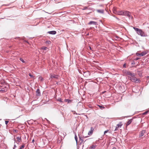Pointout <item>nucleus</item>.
I'll use <instances>...</instances> for the list:
<instances>
[{"mask_svg":"<svg viewBox=\"0 0 149 149\" xmlns=\"http://www.w3.org/2000/svg\"><path fill=\"white\" fill-rule=\"evenodd\" d=\"M88 9V7L86 6L84 7L82 9L83 10H85Z\"/></svg>","mask_w":149,"mask_h":149,"instance_id":"obj_29","label":"nucleus"},{"mask_svg":"<svg viewBox=\"0 0 149 149\" xmlns=\"http://www.w3.org/2000/svg\"><path fill=\"white\" fill-rule=\"evenodd\" d=\"M133 29L139 35L142 37H146L147 36V34L145 33L141 29L133 27Z\"/></svg>","mask_w":149,"mask_h":149,"instance_id":"obj_1","label":"nucleus"},{"mask_svg":"<svg viewBox=\"0 0 149 149\" xmlns=\"http://www.w3.org/2000/svg\"><path fill=\"white\" fill-rule=\"evenodd\" d=\"M29 75L32 78H33L34 77L30 73L29 74Z\"/></svg>","mask_w":149,"mask_h":149,"instance_id":"obj_28","label":"nucleus"},{"mask_svg":"<svg viewBox=\"0 0 149 149\" xmlns=\"http://www.w3.org/2000/svg\"><path fill=\"white\" fill-rule=\"evenodd\" d=\"M148 113V111H145V112H144L143 113V114H146L147 113Z\"/></svg>","mask_w":149,"mask_h":149,"instance_id":"obj_34","label":"nucleus"},{"mask_svg":"<svg viewBox=\"0 0 149 149\" xmlns=\"http://www.w3.org/2000/svg\"><path fill=\"white\" fill-rule=\"evenodd\" d=\"M9 121H7V120H6V121H5V124L6 125H7Z\"/></svg>","mask_w":149,"mask_h":149,"instance_id":"obj_32","label":"nucleus"},{"mask_svg":"<svg viewBox=\"0 0 149 149\" xmlns=\"http://www.w3.org/2000/svg\"><path fill=\"white\" fill-rule=\"evenodd\" d=\"M39 79L40 80V81H42L43 80V78L42 77H39Z\"/></svg>","mask_w":149,"mask_h":149,"instance_id":"obj_30","label":"nucleus"},{"mask_svg":"<svg viewBox=\"0 0 149 149\" xmlns=\"http://www.w3.org/2000/svg\"><path fill=\"white\" fill-rule=\"evenodd\" d=\"M127 16L130 19H132V17L131 15H130V13L127 15Z\"/></svg>","mask_w":149,"mask_h":149,"instance_id":"obj_20","label":"nucleus"},{"mask_svg":"<svg viewBox=\"0 0 149 149\" xmlns=\"http://www.w3.org/2000/svg\"><path fill=\"white\" fill-rule=\"evenodd\" d=\"M89 48H90V50H91L92 49L91 47H89Z\"/></svg>","mask_w":149,"mask_h":149,"instance_id":"obj_45","label":"nucleus"},{"mask_svg":"<svg viewBox=\"0 0 149 149\" xmlns=\"http://www.w3.org/2000/svg\"><path fill=\"white\" fill-rule=\"evenodd\" d=\"M17 131V130H13V132H16Z\"/></svg>","mask_w":149,"mask_h":149,"instance_id":"obj_35","label":"nucleus"},{"mask_svg":"<svg viewBox=\"0 0 149 149\" xmlns=\"http://www.w3.org/2000/svg\"><path fill=\"white\" fill-rule=\"evenodd\" d=\"M74 138H75V140L76 141L77 144V142H78V139H77V136L76 134H75V135Z\"/></svg>","mask_w":149,"mask_h":149,"instance_id":"obj_21","label":"nucleus"},{"mask_svg":"<svg viewBox=\"0 0 149 149\" xmlns=\"http://www.w3.org/2000/svg\"><path fill=\"white\" fill-rule=\"evenodd\" d=\"M36 95L40 96V90L38 89L36 91Z\"/></svg>","mask_w":149,"mask_h":149,"instance_id":"obj_13","label":"nucleus"},{"mask_svg":"<svg viewBox=\"0 0 149 149\" xmlns=\"http://www.w3.org/2000/svg\"><path fill=\"white\" fill-rule=\"evenodd\" d=\"M16 139H17V141L18 142H21L22 141L21 138L20 136H18L17 137Z\"/></svg>","mask_w":149,"mask_h":149,"instance_id":"obj_16","label":"nucleus"},{"mask_svg":"<svg viewBox=\"0 0 149 149\" xmlns=\"http://www.w3.org/2000/svg\"><path fill=\"white\" fill-rule=\"evenodd\" d=\"M57 100L58 101H59V102H62V99L61 98H58L57 99Z\"/></svg>","mask_w":149,"mask_h":149,"instance_id":"obj_26","label":"nucleus"},{"mask_svg":"<svg viewBox=\"0 0 149 149\" xmlns=\"http://www.w3.org/2000/svg\"><path fill=\"white\" fill-rule=\"evenodd\" d=\"M96 11L97 12L101 14H103L104 12V10L103 9L102 10H97Z\"/></svg>","mask_w":149,"mask_h":149,"instance_id":"obj_12","label":"nucleus"},{"mask_svg":"<svg viewBox=\"0 0 149 149\" xmlns=\"http://www.w3.org/2000/svg\"><path fill=\"white\" fill-rule=\"evenodd\" d=\"M17 144H19L18 143H17Z\"/></svg>","mask_w":149,"mask_h":149,"instance_id":"obj_47","label":"nucleus"},{"mask_svg":"<svg viewBox=\"0 0 149 149\" xmlns=\"http://www.w3.org/2000/svg\"><path fill=\"white\" fill-rule=\"evenodd\" d=\"M97 146L96 145H92L89 147V149H94Z\"/></svg>","mask_w":149,"mask_h":149,"instance_id":"obj_17","label":"nucleus"},{"mask_svg":"<svg viewBox=\"0 0 149 149\" xmlns=\"http://www.w3.org/2000/svg\"><path fill=\"white\" fill-rule=\"evenodd\" d=\"M130 79L132 82H139L140 81V80L139 79H137L134 76L132 77H130Z\"/></svg>","mask_w":149,"mask_h":149,"instance_id":"obj_2","label":"nucleus"},{"mask_svg":"<svg viewBox=\"0 0 149 149\" xmlns=\"http://www.w3.org/2000/svg\"><path fill=\"white\" fill-rule=\"evenodd\" d=\"M41 49L43 50H46V49H47L48 48L47 47H43L41 48Z\"/></svg>","mask_w":149,"mask_h":149,"instance_id":"obj_23","label":"nucleus"},{"mask_svg":"<svg viewBox=\"0 0 149 149\" xmlns=\"http://www.w3.org/2000/svg\"><path fill=\"white\" fill-rule=\"evenodd\" d=\"M50 34L55 35L56 33V31H48L47 33Z\"/></svg>","mask_w":149,"mask_h":149,"instance_id":"obj_10","label":"nucleus"},{"mask_svg":"<svg viewBox=\"0 0 149 149\" xmlns=\"http://www.w3.org/2000/svg\"><path fill=\"white\" fill-rule=\"evenodd\" d=\"M116 14L119 15H123V11L122 10H117L116 11Z\"/></svg>","mask_w":149,"mask_h":149,"instance_id":"obj_7","label":"nucleus"},{"mask_svg":"<svg viewBox=\"0 0 149 149\" xmlns=\"http://www.w3.org/2000/svg\"><path fill=\"white\" fill-rule=\"evenodd\" d=\"M122 124L121 122H120L118 124H117L116 126V128H118L119 127H121Z\"/></svg>","mask_w":149,"mask_h":149,"instance_id":"obj_15","label":"nucleus"},{"mask_svg":"<svg viewBox=\"0 0 149 149\" xmlns=\"http://www.w3.org/2000/svg\"><path fill=\"white\" fill-rule=\"evenodd\" d=\"M88 24L89 25L93 24L94 25H97V23L96 22L93 21H91L90 22L88 23Z\"/></svg>","mask_w":149,"mask_h":149,"instance_id":"obj_6","label":"nucleus"},{"mask_svg":"<svg viewBox=\"0 0 149 149\" xmlns=\"http://www.w3.org/2000/svg\"><path fill=\"white\" fill-rule=\"evenodd\" d=\"M140 58H135L134 59V60H135L136 61L138 60Z\"/></svg>","mask_w":149,"mask_h":149,"instance_id":"obj_33","label":"nucleus"},{"mask_svg":"<svg viewBox=\"0 0 149 149\" xmlns=\"http://www.w3.org/2000/svg\"><path fill=\"white\" fill-rule=\"evenodd\" d=\"M34 139H33L32 140V143H33V142H34Z\"/></svg>","mask_w":149,"mask_h":149,"instance_id":"obj_42","label":"nucleus"},{"mask_svg":"<svg viewBox=\"0 0 149 149\" xmlns=\"http://www.w3.org/2000/svg\"><path fill=\"white\" fill-rule=\"evenodd\" d=\"M1 146H0V148L1 147Z\"/></svg>","mask_w":149,"mask_h":149,"instance_id":"obj_48","label":"nucleus"},{"mask_svg":"<svg viewBox=\"0 0 149 149\" xmlns=\"http://www.w3.org/2000/svg\"><path fill=\"white\" fill-rule=\"evenodd\" d=\"M146 132V131L145 130H143L141 131L139 134V137H141L144 135V134Z\"/></svg>","mask_w":149,"mask_h":149,"instance_id":"obj_9","label":"nucleus"},{"mask_svg":"<svg viewBox=\"0 0 149 149\" xmlns=\"http://www.w3.org/2000/svg\"><path fill=\"white\" fill-rule=\"evenodd\" d=\"M126 65L125 64H124L123 65V67L124 68H126Z\"/></svg>","mask_w":149,"mask_h":149,"instance_id":"obj_38","label":"nucleus"},{"mask_svg":"<svg viewBox=\"0 0 149 149\" xmlns=\"http://www.w3.org/2000/svg\"><path fill=\"white\" fill-rule=\"evenodd\" d=\"M51 43V42L49 40L46 41L45 42V43L47 44H50Z\"/></svg>","mask_w":149,"mask_h":149,"instance_id":"obj_24","label":"nucleus"},{"mask_svg":"<svg viewBox=\"0 0 149 149\" xmlns=\"http://www.w3.org/2000/svg\"><path fill=\"white\" fill-rule=\"evenodd\" d=\"M14 140L15 141V142H14V143H15V141H16V140L15 139H14Z\"/></svg>","mask_w":149,"mask_h":149,"instance_id":"obj_44","label":"nucleus"},{"mask_svg":"<svg viewBox=\"0 0 149 149\" xmlns=\"http://www.w3.org/2000/svg\"><path fill=\"white\" fill-rule=\"evenodd\" d=\"M97 106H98L100 108V109H103L105 108V107H104L102 105H98Z\"/></svg>","mask_w":149,"mask_h":149,"instance_id":"obj_19","label":"nucleus"},{"mask_svg":"<svg viewBox=\"0 0 149 149\" xmlns=\"http://www.w3.org/2000/svg\"><path fill=\"white\" fill-rule=\"evenodd\" d=\"M94 130V129L93 127H91L90 131H89L88 133V135L89 136L93 134Z\"/></svg>","mask_w":149,"mask_h":149,"instance_id":"obj_5","label":"nucleus"},{"mask_svg":"<svg viewBox=\"0 0 149 149\" xmlns=\"http://www.w3.org/2000/svg\"><path fill=\"white\" fill-rule=\"evenodd\" d=\"M116 18L117 19H118V20H119V19L118 18H117V17H116Z\"/></svg>","mask_w":149,"mask_h":149,"instance_id":"obj_43","label":"nucleus"},{"mask_svg":"<svg viewBox=\"0 0 149 149\" xmlns=\"http://www.w3.org/2000/svg\"><path fill=\"white\" fill-rule=\"evenodd\" d=\"M26 42L28 43H29V42H28V41H25Z\"/></svg>","mask_w":149,"mask_h":149,"instance_id":"obj_41","label":"nucleus"},{"mask_svg":"<svg viewBox=\"0 0 149 149\" xmlns=\"http://www.w3.org/2000/svg\"><path fill=\"white\" fill-rule=\"evenodd\" d=\"M65 102H67L68 103L71 102V100L69 99H65Z\"/></svg>","mask_w":149,"mask_h":149,"instance_id":"obj_22","label":"nucleus"},{"mask_svg":"<svg viewBox=\"0 0 149 149\" xmlns=\"http://www.w3.org/2000/svg\"><path fill=\"white\" fill-rule=\"evenodd\" d=\"M108 130H107L106 131H105L104 132V134H106V133H107L108 132Z\"/></svg>","mask_w":149,"mask_h":149,"instance_id":"obj_31","label":"nucleus"},{"mask_svg":"<svg viewBox=\"0 0 149 149\" xmlns=\"http://www.w3.org/2000/svg\"><path fill=\"white\" fill-rule=\"evenodd\" d=\"M146 54V53L143 52L141 53H139L137 52L136 53V55L137 56H143L145 55Z\"/></svg>","mask_w":149,"mask_h":149,"instance_id":"obj_8","label":"nucleus"},{"mask_svg":"<svg viewBox=\"0 0 149 149\" xmlns=\"http://www.w3.org/2000/svg\"><path fill=\"white\" fill-rule=\"evenodd\" d=\"M127 74L131 76V77L134 76L135 74L134 73H132L130 71H127L126 72Z\"/></svg>","mask_w":149,"mask_h":149,"instance_id":"obj_3","label":"nucleus"},{"mask_svg":"<svg viewBox=\"0 0 149 149\" xmlns=\"http://www.w3.org/2000/svg\"><path fill=\"white\" fill-rule=\"evenodd\" d=\"M130 13V12L127 11H123V15H127Z\"/></svg>","mask_w":149,"mask_h":149,"instance_id":"obj_14","label":"nucleus"},{"mask_svg":"<svg viewBox=\"0 0 149 149\" xmlns=\"http://www.w3.org/2000/svg\"><path fill=\"white\" fill-rule=\"evenodd\" d=\"M20 60L23 63H25V61H24L23 59L22 58H20Z\"/></svg>","mask_w":149,"mask_h":149,"instance_id":"obj_25","label":"nucleus"},{"mask_svg":"<svg viewBox=\"0 0 149 149\" xmlns=\"http://www.w3.org/2000/svg\"><path fill=\"white\" fill-rule=\"evenodd\" d=\"M79 140H80L81 141V142L80 143V144H81V143H83V142L84 141L83 139L80 136H79Z\"/></svg>","mask_w":149,"mask_h":149,"instance_id":"obj_18","label":"nucleus"},{"mask_svg":"<svg viewBox=\"0 0 149 149\" xmlns=\"http://www.w3.org/2000/svg\"><path fill=\"white\" fill-rule=\"evenodd\" d=\"M17 147L16 145L15 144L14 146V147L13 148V149H15V148H16V147Z\"/></svg>","mask_w":149,"mask_h":149,"instance_id":"obj_36","label":"nucleus"},{"mask_svg":"<svg viewBox=\"0 0 149 149\" xmlns=\"http://www.w3.org/2000/svg\"><path fill=\"white\" fill-rule=\"evenodd\" d=\"M88 136L84 137H87Z\"/></svg>","mask_w":149,"mask_h":149,"instance_id":"obj_46","label":"nucleus"},{"mask_svg":"<svg viewBox=\"0 0 149 149\" xmlns=\"http://www.w3.org/2000/svg\"><path fill=\"white\" fill-rule=\"evenodd\" d=\"M132 64L133 65H134L135 64V63L134 62V61H133L132 63Z\"/></svg>","mask_w":149,"mask_h":149,"instance_id":"obj_37","label":"nucleus"},{"mask_svg":"<svg viewBox=\"0 0 149 149\" xmlns=\"http://www.w3.org/2000/svg\"><path fill=\"white\" fill-rule=\"evenodd\" d=\"M25 146L24 144L22 145L20 148L19 149H22V148H23Z\"/></svg>","mask_w":149,"mask_h":149,"instance_id":"obj_27","label":"nucleus"},{"mask_svg":"<svg viewBox=\"0 0 149 149\" xmlns=\"http://www.w3.org/2000/svg\"><path fill=\"white\" fill-rule=\"evenodd\" d=\"M118 128H116H116L114 130V131H116L118 130Z\"/></svg>","mask_w":149,"mask_h":149,"instance_id":"obj_39","label":"nucleus"},{"mask_svg":"<svg viewBox=\"0 0 149 149\" xmlns=\"http://www.w3.org/2000/svg\"><path fill=\"white\" fill-rule=\"evenodd\" d=\"M50 78H55L57 79L58 78V76L57 75H55L54 74H50Z\"/></svg>","mask_w":149,"mask_h":149,"instance_id":"obj_4","label":"nucleus"},{"mask_svg":"<svg viewBox=\"0 0 149 149\" xmlns=\"http://www.w3.org/2000/svg\"><path fill=\"white\" fill-rule=\"evenodd\" d=\"M132 120L133 119H130L128 120V121L127 122L126 124V125L127 126L130 124L132 122Z\"/></svg>","mask_w":149,"mask_h":149,"instance_id":"obj_11","label":"nucleus"},{"mask_svg":"<svg viewBox=\"0 0 149 149\" xmlns=\"http://www.w3.org/2000/svg\"><path fill=\"white\" fill-rule=\"evenodd\" d=\"M112 149H116V148L115 147H113Z\"/></svg>","mask_w":149,"mask_h":149,"instance_id":"obj_40","label":"nucleus"}]
</instances>
